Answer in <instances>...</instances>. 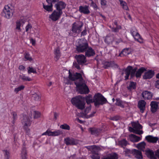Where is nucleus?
I'll list each match as a JSON object with an SVG mask.
<instances>
[{
    "mask_svg": "<svg viewBox=\"0 0 159 159\" xmlns=\"http://www.w3.org/2000/svg\"><path fill=\"white\" fill-rule=\"evenodd\" d=\"M69 73V78L71 80L75 81V84L76 86L77 90L81 94L88 93L89 90L81 75L78 73L72 74L70 70Z\"/></svg>",
    "mask_w": 159,
    "mask_h": 159,
    "instance_id": "nucleus-1",
    "label": "nucleus"
},
{
    "mask_svg": "<svg viewBox=\"0 0 159 159\" xmlns=\"http://www.w3.org/2000/svg\"><path fill=\"white\" fill-rule=\"evenodd\" d=\"M137 68L133 69L132 66H128L125 70L126 75L125 76V80H127L129 75H130L131 77L135 76L137 78L140 77L143 73L146 70V69L144 67H141L136 71Z\"/></svg>",
    "mask_w": 159,
    "mask_h": 159,
    "instance_id": "nucleus-2",
    "label": "nucleus"
},
{
    "mask_svg": "<svg viewBox=\"0 0 159 159\" xmlns=\"http://www.w3.org/2000/svg\"><path fill=\"white\" fill-rule=\"evenodd\" d=\"M82 96L79 95L73 98L71 100L72 103L78 109L82 110L85 108V103L82 101Z\"/></svg>",
    "mask_w": 159,
    "mask_h": 159,
    "instance_id": "nucleus-3",
    "label": "nucleus"
},
{
    "mask_svg": "<svg viewBox=\"0 0 159 159\" xmlns=\"http://www.w3.org/2000/svg\"><path fill=\"white\" fill-rule=\"evenodd\" d=\"M93 102L94 105L99 107L100 105H103L107 102V101L102 94L98 93L95 95L93 97Z\"/></svg>",
    "mask_w": 159,
    "mask_h": 159,
    "instance_id": "nucleus-4",
    "label": "nucleus"
},
{
    "mask_svg": "<svg viewBox=\"0 0 159 159\" xmlns=\"http://www.w3.org/2000/svg\"><path fill=\"white\" fill-rule=\"evenodd\" d=\"M88 47V44L85 39L80 40L79 44L76 46V49L79 52H84Z\"/></svg>",
    "mask_w": 159,
    "mask_h": 159,
    "instance_id": "nucleus-5",
    "label": "nucleus"
},
{
    "mask_svg": "<svg viewBox=\"0 0 159 159\" xmlns=\"http://www.w3.org/2000/svg\"><path fill=\"white\" fill-rule=\"evenodd\" d=\"M13 12L14 11L13 10L11 9L8 5H6L4 7L1 15L4 17L9 19L12 17Z\"/></svg>",
    "mask_w": 159,
    "mask_h": 159,
    "instance_id": "nucleus-6",
    "label": "nucleus"
},
{
    "mask_svg": "<svg viewBox=\"0 0 159 159\" xmlns=\"http://www.w3.org/2000/svg\"><path fill=\"white\" fill-rule=\"evenodd\" d=\"M83 25L82 22H74L72 24L71 30L74 33H79L81 31V28Z\"/></svg>",
    "mask_w": 159,
    "mask_h": 159,
    "instance_id": "nucleus-7",
    "label": "nucleus"
},
{
    "mask_svg": "<svg viewBox=\"0 0 159 159\" xmlns=\"http://www.w3.org/2000/svg\"><path fill=\"white\" fill-rule=\"evenodd\" d=\"M62 14V11L54 10L49 16V18L53 21H56L59 19Z\"/></svg>",
    "mask_w": 159,
    "mask_h": 159,
    "instance_id": "nucleus-8",
    "label": "nucleus"
},
{
    "mask_svg": "<svg viewBox=\"0 0 159 159\" xmlns=\"http://www.w3.org/2000/svg\"><path fill=\"white\" fill-rule=\"evenodd\" d=\"M77 63L79 64L83 65L87 62L86 57L84 55H76L75 57Z\"/></svg>",
    "mask_w": 159,
    "mask_h": 159,
    "instance_id": "nucleus-9",
    "label": "nucleus"
},
{
    "mask_svg": "<svg viewBox=\"0 0 159 159\" xmlns=\"http://www.w3.org/2000/svg\"><path fill=\"white\" fill-rule=\"evenodd\" d=\"M113 41H115L116 42H120L122 41V40L121 39H120L118 41H117L114 38V35L113 34L107 35L105 39V42L108 44L112 43Z\"/></svg>",
    "mask_w": 159,
    "mask_h": 159,
    "instance_id": "nucleus-10",
    "label": "nucleus"
},
{
    "mask_svg": "<svg viewBox=\"0 0 159 159\" xmlns=\"http://www.w3.org/2000/svg\"><path fill=\"white\" fill-rule=\"evenodd\" d=\"M31 118V117H29L26 116H23V119L22 120V123L24 124V128H26L28 126H30V125L31 123L30 119Z\"/></svg>",
    "mask_w": 159,
    "mask_h": 159,
    "instance_id": "nucleus-11",
    "label": "nucleus"
},
{
    "mask_svg": "<svg viewBox=\"0 0 159 159\" xmlns=\"http://www.w3.org/2000/svg\"><path fill=\"white\" fill-rule=\"evenodd\" d=\"M89 7L88 6H80L79 7V11L81 13L88 15L90 13Z\"/></svg>",
    "mask_w": 159,
    "mask_h": 159,
    "instance_id": "nucleus-12",
    "label": "nucleus"
},
{
    "mask_svg": "<svg viewBox=\"0 0 159 159\" xmlns=\"http://www.w3.org/2000/svg\"><path fill=\"white\" fill-rule=\"evenodd\" d=\"M65 143L66 145H74L78 144V142L76 140L73 138L67 137L64 139Z\"/></svg>",
    "mask_w": 159,
    "mask_h": 159,
    "instance_id": "nucleus-13",
    "label": "nucleus"
},
{
    "mask_svg": "<svg viewBox=\"0 0 159 159\" xmlns=\"http://www.w3.org/2000/svg\"><path fill=\"white\" fill-rule=\"evenodd\" d=\"M104 66L105 68L107 69L109 67L117 68L118 66L114 61H106L104 63Z\"/></svg>",
    "mask_w": 159,
    "mask_h": 159,
    "instance_id": "nucleus-14",
    "label": "nucleus"
},
{
    "mask_svg": "<svg viewBox=\"0 0 159 159\" xmlns=\"http://www.w3.org/2000/svg\"><path fill=\"white\" fill-rule=\"evenodd\" d=\"M66 7V4L62 1L58 2L55 4L57 10L59 11H62V10L64 9Z\"/></svg>",
    "mask_w": 159,
    "mask_h": 159,
    "instance_id": "nucleus-15",
    "label": "nucleus"
},
{
    "mask_svg": "<svg viewBox=\"0 0 159 159\" xmlns=\"http://www.w3.org/2000/svg\"><path fill=\"white\" fill-rule=\"evenodd\" d=\"M146 103L143 100H140L138 103V107L140 110V112L143 113L145 110V106Z\"/></svg>",
    "mask_w": 159,
    "mask_h": 159,
    "instance_id": "nucleus-16",
    "label": "nucleus"
},
{
    "mask_svg": "<svg viewBox=\"0 0 159 159\" xmlns=\"http://www.w3.org/2000/svg\"><path fill=\"white\" fill-rule=\"evenodd\" d=\"M85 52V56L88 57L94 56L95 53L94 50L91 47L89 46Z\"/></svg>",
    "mask_w": 159,
    "mask_h": 159,
    "instance_id": "nucleus-17",
    "label": "nucleus"
},
{
    "mask_svg": "<svg viewBox=\"0 0 159 159\" xmlns=\"http://www.w3.org/2000/svg\"><path fill=\"white\" fill-rule=\"evenodd\" d=\"M145 139L148 142L155 143L159 139V138L158 137H154L152 135H148L145 137Z\"/></svg>",
    "mask_w": 159,
    "mask_h": 159,
    "instance_id": "nucleus-18",
    "label": "nucleus"
},
{
    "mask_svg": "<svg viewBox=\"0 0 159 159\" xmlns=\"http://www.w3.org/2000/svg\"><path fill=\"white\" fill-rule=\"evenodd\" d=\"M151 111L152 113L156 112L158 108V103L155 101H152L150 104Z\"/></svg>",
    "mask_w": 159,
    "mask_h": 159,
    "instance_id": "nucleus-19",
    "label": "nucleus"
},
{
    "mask_svg": "<svg viewBox=\"0 0 159 159\" xmlns=\"http://www.w3.org/2000/svg\"><path fill=\"white\" fill-rule=\"evenodd\" d=\"M143 98L145 99H150L152 97V94L147 91H144L142 93Z\"/></svg>",
    "mask_w": 159,
    "mask_h": 159,
    "instance_id": "nucleus-20",
    "label": "nucleus"
},
{
    "mask_svg": "<svg viewBox=\"0 0 159 159\" xmlns=\"http://www.w3.org/2000/svg\"><path fill=\"white\" fill-rule=\"evenodd\" d=\"M132 153L134 155L135 157L138 159H142L143 157L141 152L134 149L132 151Z\"/></svg>",
    "mask_w": 159,
    "mask_h": 159,
    "instance_id": "nucleus-21",
    "label": "nucleus"
},
{
    "mask_svg": "<svg viewBox=\"0 0 159 159\" xmlns=\"http://www.w3.org/2000/svg\"><path fill=\"white\" fill-rule=\"evenodd\" d=\"M154 72L152 70H149L145 72L143 76V78L144 79H149L152 78L154 75Z\"/></svg>",
    "mask_w": 159,
    "mask_h": 159,
    "instance_id": "nucleus-22",
    "label": "nucleus"
},
{
    "mask_svg": "<svg viewBox=\"0 0 159 159\" xmlns=\"http://www.w3.org/2000/svg\"><path fill=\"white\" fill-rule=\"evenodd\" d=\"M129 138L130 141L134 143L138 142L141 139L140 137L132 134L129 135Z\"/></svg>",
    "mask_w": 159,
    "mask_h": 159,
    "instance_id": "nucleus-23",
    "label": "nucleus"
},
{
    "mask_svg": "<svg viewBox=\"0 0 159 159\" xmlns=\"http://www.w3.org/2000/svg\"><path fill=\"white\" fill-rule=\"evenodd\" d=\"M89 130L92 134L95 136H98L101 131L100 129L94 128H89Z\"/></svg>",
    "mask_w": 159,
    "mask_h": 159,
    "instance_id": "nucleus-24",
    "label": "nucleus"
},
{
    "mask_svg": "<svg viewBox=\"0 0 159 159\" xmlns=\"http://www.w3.org/2000/svg\"><path fill=\"white\" fill-rule=\"evenodd\" d=\"M145 153L147 157L151 159H156L154 152L152 150H146Z\"/></svg>",
    "mask_w": 159,
    "mask_h": 159,
    "instance_id": "nucleus-25",
    "label": "nucleus"
},
{
    "mask_svg": "<svg viewBox=\"0 0 159 159\" xmlns=\"http://www.w3.org/2000/svg\"><path fill=\"white\" fill-rule=\"evenodd\" d=\"M129 131L131 132H133L136 134L139 135H141L143 133V131L142 130H137L135 129L133 127H129Z\"/></svg>",
    "mask_w": 159,
    "mask_h": 159,
    "instance_id": "nucleus-26",
    "label": "nucleus"
},
{
    "mask_svg": "<svg viewBox=\"0 0 159 159\" xmlns=\"http://www.w3.org/2000/svg\"><path fill=\"white\" fill-rule=\"evenodd\" d=\"M110 27L112 31L115 33L118 32L119 30L122 29L121 25H117V26L114 25L112 27L111 26H110Z\"/></svg>",
    "mask_w": 159,
    "mask_h": 159,
    "instance_id": "nucleus-27",
    "label": "nucleus"
},
{
    "mask_svg": "<svg viewBox=\"0 0 159 159\" xmlns=\"http://www.w3.org/2000/svg\"><path fill=\"white\" fill-rule=\"evenodd\" d=\"M118 156L116 153L111 154H109L107 156L105 157L102 159H117Z\"/></svg>",
    "mask_w": 159,
    "mask_h": 159,
    "instance_id": "nucleus-28",
    "label": "nucleus"
},
{
    "mask_svg": "<svg viewBox=\"0 0 159 159\" xmlns=\"http://www.w3.org/2000/svg\"><path fill=\"white\" fill-rule=\"evenodd\" d=\"M21 159H27V152L26 148L23 147L21 153Z\"/></svg>",
    "mask_w": 159,
    "mask_h": 159,
    "instance_id": "nucleus-29",
    "label": "nucleus"
},
{
    "mask_svg": "<svg viewBox=\"0 0 159 159\" xmlns=\"http://www.w3.org/2000/svg\"><path fill=\"white\" fill-rule=\"evenodd\" d=\"M54 53L55 55V58L57 60L60 57L61 53L60 49L58 48H56L54 49Z\"/></svg>",
    "mask_w": 159,
    "mask_h": 159,
    "instance_id": "nucleus-30",
    "label": "nucleus"
},
{
    "mask_svg": "<svg viewBox=\"0 0 159 159\" xmlns=\"http://www.w3.org/2000/svg\"><path fill=\"white\" fill-rule=\"evenodd\" d=\"M49 5H45L43 4V7L47 11H52V3H48Z\"/></svg>",
    "mask_w": 159,
    "mask_h": 159,
    "instance_id": "nucleus-31",
    "label": "nucleus"
},
{
    "mask_svg": "<svg viewBox=\"0 0 159 159\" xmlns=\"http://www.w3.org/2000/svg\"><path fill=\"white\" fill-rule=\"evenodd\" d=\"M145 145V143L144 142H143L137 144V145L136 147L139 149L143 151H144Z\"/></svg>",
    "mask_w": 159,
    "mask_h": 159,
    "instance_id": "nucleus-32",
    "label": "nucleus"
},
{
    "mask_svg": "<svg viewBox=\"0 0 159 159\" xmlns=\"http://www.w3.org/2000/svg\"><path fill=\"white\" fill-rule=\"evenodd\" d=\"M130 51L129 48L124 49L119 54V56L122 57L126 56L129 54Z\"/></svg>",
    "mask_w": 159,
    "mask_h": 159,
    "instance_id": "nucleus-33",
    "label": "nucleus"
},
{
    "mask_svg": "<svg viewBox=\"0 0 159 159\" xmlns=\"http://www.w3.org/2000/svg\"><path fill=\"white\" fill-rule=\"evenodd\" d=\"M20 78L24 81H32V79L26 76L25 75L22 74L20 76Z\"/></svg>",
    "mask_w": 159,
    "mask_h": 159,
    "instance_id": "nucleus-34",
    "label": "nucleus"
},
{
    "mask_svg": "<svg viewBox=\"0 0 159 159\" xmlns=\"http://www.w3.org/2000/svg\"><path fill=\"white\" fill-rule=\"evenodd\" d=\"M132 125L133 127L135 129L137 130H139L140 129H142L143 128L142 125L138 123H134L132 124Z\"/></svg>",
    "mask_w": 159,
    "mask_h": 159,
    "instance_id": "nucleus-35",
    "label": "nucleus"
},
{
    "mask_svg": "<svg viewBox=\"0 0 159 159\" xmlns=\"http://www.w3.org/2000/svg\"><path fill=\"white\" fill-rule=\"evenodd\" d=\"M93 149L92 152L93 153L97 154V152L100 150L101 148L99 147L96 146L95 145H93Z\"/></svg>",
    "mask_w": 159,
    "mask_h": 159,
    "instance_id": "nucleus-36",
    "label": "nucleus"
},
{
    "mask_svg": "<svg viewBox=\"0 0 159 159\" xmlns=\"http://www.w3.org/2000/svg\"><path fill=\"white\" fill-rule=\"evenodd\" d=\"M127 144H128V142L124 139L119 141V144L122 147H125Z\"/></svg>",
    "mask_w": 159,
    "mask_h": 159,
    "instance_id": "nucleus-37",
    "label": "nucleus"
},
{
    "mask_svg": "<svg viewBox=\"0 0 159 159\" xmlns=\"http://www.w3.org/2000/svg\"><path fill=\"white\" fill-rule=\"evenodd\" d=\"M136 83L134 82H131L129 84V86L127 87L128 89L131 90L135 89Z\"/></svg>",
    "mask_w": 159,
    "mask_h": 159,
    "instance_id": "nucleus-38",
    "label": "nucleus"
},
{
    "mask_svg": "<svg viewBox=\"0 0 159 159\" xmlns=\"http://www.w3.org/2000/svg\"><path fill=\"white\" fill-rule=\"evenodd\" d=\"M85 100L88 104L91 103L93 102V99H92V97L91 95H89L85 97Z\"/></svg>",
    "mask_w": 159,
    "mask_h": 159,
    "instance_id": "nucleus-39",
    "label": "nucleus"
},
{
    "mask_svg": "<svg viewBox=\"0 0 159 159\" xmlns=\"http://www.w3.org/2000/svg\"><path fill=\"white\" fill-rule=\"evenodd\" d=\"M133 37L135 40L140 43H142L143 42L142 38L140 37V36L138 33Z\"/></svg>",
    "mask_w": 159,
    "mask_h": 159,
    "instance_id": "nucleus-40",
    "label": "nucleus"
},
{
    "mask_svg": "<svg viewBox=\"0 0 159 159\" xmlns=\"http://www.w3.org/2000/svg\"><path fill=\"white\" fill-rule=\"evenodd\" d=\"M21 23L19 21H17L16 22V27L15 30L16 31L20 32L21 31L20 28Z\"/></svg>",
    "mask_w": 159,
    "mask_h": 159,
    "instance_id": "nucleus-41",
    "label": "nucleus"
},
{
    "mask_svg": "<svg viewBox=\"0 0 159 159\" xmlns=\"http://www.w3.org/2000/svg\"><path fill=\"white\" fill-rule=\"evenodd\" d=\"M27 70L28 73L29 74L31 73L35 74L37 73L36 70L32 67H29L27 68Z\"/></svg>",
    "mask_w": 159,
    "mask_h": 159,
    "instance_id": "nucleus-42",
    "label": "nucleus"
},
{
    "mask_svg": "<svg viewBox=\"0 0 159 159\" xmlns=\"http://www.w3.org/2000/svg\"><path fill=\"white\" fill-rule=\"evenodd\" d=\"M91 107L90 106L88 107H87L85 109L84 112L83 113V115L86 118V116L88 115L87 114L89 113V111L91 110Z\"/></svg>",
    "mask_w": 159,
    "mask_h": 159,
    "instance_id": "nucleus-43",
    "label": "nucleus"
},
{
    "mask_svg": "<svg viewBox=\"0 0 159 159\" xmlns=\"http://www.w3.org/2000/svg\"><path fill=\"white\" fill-rule=\"evenodd\" d=\"M120 2L121 6H122V7L123 9L126 10H129L128 7L127 5V3L125 2H123L122 0H121V1H120Z\"/></svg>",
    "mask_w": 159,
    "mask_h": 159,
    "instance_id": "nucleus-44",
    "label": "nucleus"
},
{
    "mask_svg": "<svg viewBox=\"0 0 159 159\" xmlns=\"http://www.w3.org/2000/svg\"><path fill=\"white\" fill-rule=\"evenodd\" d=\"M11 115L13 116V120L12 123L13 124L14 123L15 121L16 120L17 118V113L15 111H12L11 112Z\"/></svg>",
    "mask_w": 159,
    "mask_h": 159,
    "instance_id": "nucleus-45",
    "label": "nucleus"
},
{
    "mask_svg": "<svg viewBox=\"0 0 159 159\" xmlns=\"http://www.w3.org/2000/svg\"><path fill=\"white\" fill-rule=\"evenodd\" d=\"M25 88V86L23 85H21L19 87L15 89L14 91L16 93H17L19 91L23 90Z\"/></svg>",
    "mask_w": 159,
    "mask_h": 159,
    "instance_id": "nucleus-46",
    "label": "nucleus"
},
{
    "mask_svg": "<svg viewBox=\"0 0 159 159\" xmlns=\"http://www.w3.org/2000/svg\"><path fill=\"white\" fill-rule=\"evenodd\" d=\"M60 127L64 129H66L67 130H69L70 129V126L66 124H64L63 125H61Z\"/></svg>",
    "mask_w": 159,
    "mask_h": 159,
    "instance_id": "nucleus-47",
    "label": "nucleus"
},
{
    "mask_svg": "<svg viewBox=\"0 0 159 159\" xmlns=\"http://www.w3.org/2000/svg\"><path fill=\"white\" fill-rule=\"evenodd\" d=\"M24 57L26 60H29L30 61H31L33 60L32 58L30 56V55L28 53H25L24 54Z\"/></svg>",
    "mask_w": 159,
    "mask_h": 159,
    "instance_id": "nucleus-48",
    "label": "nucleus"
},
{
    "mask_svg": "<svg viewBox=\"0 0 159 159\" xmlns=\"http://www.w3.org/2000/svg\"><path fill=\"white\" fill-rule=\"evenodd\" d=\"M91 2L90 4V6L93 7V9L96 10L99 9V8L98 7L96 4L94 2L93 0H89Z\"/></svg>",
    "mask_w": 159,
    "mask_h": 159,
    "instance_id": "nucleus-49",
    "label": "nucleus"
},
{
    "mask_svg": "<svg viewBox=\"0 0 159 159\" xmlns=\"http://www.w3.org/2000/svg\"><path fill=\"white\" fill-rule=\"evenodd\" d=\"M116 105L119 106L122 108H124V107L121 101L120 100L117 99H116Z\"/></svg>",
    "mask_w": 159,
    "mask_h": 159,
    "instance_id": "nucleus-50",
    "label": "nucleus"
},
{
    "mask_svg": "<svg viewBox=\"0 0 159 159\" xmlns=\"http://www.w3.org/2000/svg\"><path fill=\"white\" fill-rule=\"evenodd\" d=\"M32 97L34 98V99L35 100L37 101L39 100L40 98V97L39 95L36 93L33 94Z\"/></svg>",
    "mask_w": 159,
    "mask_h": 159,
    "instance_id": "nucleus-51",
    "label": "nucleus"
},
{
    "mask_svg": "<svg viewBox=\"0 0 159 159\" xmlns=\"http://www.w3.org/2000/svg\"><path fill=\"white\" fill-rule=\"evenodd\" d=\"M40 113L37 111H34V119H37L40 117Z\"/></svg>",
    "mask_w": 159,
    "mask_h": 159,
    "instance_id": "nucleus-52",
    "label": "nucleus"
},
{
    "mask_svg": "<svg viewBox=\"0 0 159 159\" xmlns=\"http://www.w3.org/2000/svg\"><path fill=\"white\" fill-rule=\"evenodd\" d=\"M4 158L5 159H9L10 157V153L7 150L4 151Z\"/></svg>",
    "mask_w": 159,
    "mask_h": 159,
    "instance_id": "nucleus-53",
    "label": "nucleus"
},
{
    "mask_svg": "<svg viewBox=\"0 0 159 159\" xmlns=\"http://www.w3.org/2000/svg\"><path fill=\"white\" fill-rule=\"evenodd\" d=\"M42 135H48L49 136H52V132L50 130H47L46 132L42 134Z\"/></svg>",
    "mask_w": 159,
    "mask_h": 159,
    "instance_id": "nucleus-54",
    "label": "nucleus"
},
{
    "mask_svg": "<svg viewBox=\"0 0 159 159\" xmlns=\"http://www.w3.org/2000/svg\"><path fill=\"white\" fill-rule=\"evenodd\" d=\"M130 32L131 34L133 37L135 36V35L138 33L137 30L134 28H132Z\"/></svg>",
    "mask_w": 159,
    "mask_h": 159,
    "instance_id": "nucleus-55",
    "label": "nucleus"
},
{
    "mask_svg": "<svg viewBox=\"0 0 159 159\" xmlns=\"http://www.w3.org/2000/svg\"><path fill=\"white\" fill-rule=\"evenodd\" d=\"M61 132L60 130H57L56 131L52 132V136H58L61 134Z\"/></svg>",
    "mask_w": 159,
    "mask_h": 159,
    "instance_id": "nucleus-56",
    "label": "nucleus"
},
{
    "mask_svg": "<svg viewBox=\"0 0 159 159\" xmlns=\"http://www.w3.org/2000/svg\"><path fill=\"white\" fill-rule=\"evenodd\" d=\"M80 64H79L78 63H77L76 62H75L73 63V66L74 67L76 68L78 70L80 69Z\"/></svg>",
    "mask_w": 159,
    "mask_h": 159,
    "instance_id": "nucleus-57",
    "label": "nucleus"
},
{
    "mask_svg": "<svg viewBox=\"0 0 159 159\" xmlns=\"http://www.w3.org/2000/svg\"><path fill=\"white\" fill-rule=\"evenodd\" d=\"M91 157L93 159H99L100 157L98 156L97 154L93 155Z\"/></svg>",
    "mask_w": 159,
    "mask_h": 159,
    "instance_id": "nucleus-58",
    "label": "nucleus"
},
{
    "mask_svg": "<svg viewBox=\"0 0 159 159\" xmlns=\"http://www.w3.org/2000/svg\"><path fill=\"white\" fill-rule=\"evenodd\" d=\"M59 0H46V1L48 3H55Z\"/></svg>",
    "mask_w": 159,
    "mask_h": 159,
    "instance_id": "nucleus-59",
    "label": "nucleus"
},
{
    "mask_svg": "<svg viewBox=\"0 0 159 159\" xmlns=\"http://www.w3.org/2000/svg\"><path fill=\"white\" fill-rule=\"evenodd\" d=\"M154 85L156 88L159 89V80L155 81Z\"/></svg>",
    "mask_w": 159,
    "mask_h": 159,
    "instance_id": "nucleus-60",
    "label": "nucleus"
},
{
    "mask_svg": "<svg viewBox=\"0 0 159 159\" xmlns=\"http://www.w3.org/2000/svg\"><path fill=\"white\" fill-rule=\"evenodd\" d=\"M101 5L102 6H105L107 4V1L106 0H101Z\"/></svg>",
    "mask_w": 159,
    "mask_h": 159,
    "instance_id": "nucleus-61",
    "label": "nucleus"
},
{
    "mask_svg": "<svg viewBox=\"0 0 159 159\" xmlns=\"http://www.w3.org/2000/svg\"><path fill=\"white\" fill-rule=\"evenodd\" d=\"M96 113V111H93L92 113L90 115H89V116H86V118H88L90 117H92L93 116H94V114Z\"/></svg>",
    "mask_w": 159,
    "mask_h": 159,
    "instance_id": "nucleus-62",
    "label": "nucleus"
},
{
    "mask_svg": "<svg viewBox=\"0 0 159 159\" xmlns=\"http://www.w3.org/2000/svg\"><path fill=\"white\" fill-rule=\"evenodd\" d=\"M64 81L66 84H69L70 83V80L67 78H64Z\"/></svg>",
    "mask_w": 159,
    "mask_h": 159,
    "instance_id": "nucleus-63",
    "label": "nucleus"
},
{
    "mask_svg": "<svg viewBox=\"0 0 159 159\" xmlns=\"http://www.w3.org/2000/svg\"><path fill=\"white\" fill-rule=\"evenodd\" d=\"M30 42L33 45H35V40L32 38H31L30 39Z\"/></svg>",
    "mask_w": 159,
    "mask_h": 159,
    "instance_id": "nucleus-64",
    "label": "nucleus"
}]
</instances>
